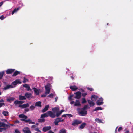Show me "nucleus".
Segmentation results:
<instances>
[{
	"instance_id": "33",
	"label": "nucleus",
	"mask_w": 133,
	"mask_h": 133,
	"mask_svg": "<svg viewBox=\"0 0 133 133\" xmlns=\"http://www.w3.org/2000/svg\"><path fill=\"white\" fill-rule=\"evenodd\" d=\"M2 113L5 116H7L9 115L8 112L6 111H4L2 112Z\"/></svg>"
},
{
	"instance_id": "62",
	"label": "nucleus",
	"mask_w": 133,
	"mask_h": 133,
	"mask_svg": "<svg viewBox=\"0 0 133 133\" xmlns=\"http://www.w3.org/2000/svg\"><path fill=\"white\" fill-rule=\"evenodd\" d=\"M4 101L3 99H1V100H0V102L4 103Z\"/></svg>"
},
{
	"instance_id": "51",
	"label": "nucleus",
	"mask_w": 133,
	"mask_h": 133,
	"mask_svg": "<svg viewBox=\"0 0 133 133\" xmlns=\"http://www.w3.org/2000/svg\"><path fill=\"white\" fill-rule=\"evenodd\" d=\"M87 93H83L82 94V95L83 97H85L87 95Z\"/></svg>"
},
{
	"instance_id": "6",
	"label": "nucleus",
	"mask_w": 133,
	"mask_h": 133,
	"mask_svg": "<svg viewBox=\"0 0 133 133\" xmlns=\"http://www.w3.org/2000/svg\"><path fill=\"white\" fill-rule=\"evenodd\" d=\"M47 113L48 114V116H49L52 118H54L56 116V115H55V114L53 112H52L51 111H48L47 112Z\"/></svg>"
},
{
	"instance_id": "32",
	"label": "nucleus",
	"mask_w": 133,
	"mask_h": 133,
	"mask_svg": "<svg viewBox=\"0 0 133 133\" xmlns=\"http://www.w3.org/2000/svg\"><path fill=\"white\" fill-rule=\"evenodd\" d=\"M102 108L100 107H96L95 108V109L93 110V111H96L97 110H102Z\"/></svg>"
},
{
	"instance_id": "36",
	"label": "nucleus",
	"mask_w": 133,
	"mask_h": 133,
	"mask_svg": "<svg viewBox=\"0 0 133 133\" xmlns=\"http://www.w3.org/2000/svg\"><path fill=\"white\" fill-rule=\"evenodd\" d=\"M4 72V71L0 72V80L3 77Z\"/></svg>"
},
{
	"instance_id": "37",
	"label": "nucleus",
	"mask_w": 133,
	"mask_h": 133,
	"mask_svg": "<svg viewBox=\"0 0 133 133\" xmlns=\"http://www.w3.org/2000/svg\"><path fill=\"white\" fill-rule=\"evenodd\" d=\"M74 95L73 94L70 95L68 97V99L71 101L72 100H73V99H72V98L73 97Z\"/></svg>"
},
{
	"instance_id": "54",
	"label": "nucleus",
	"mask_w": 133,
	"mask_h": 133,
	"mask_svg": "<svg viewBox=\"0 0 133 133\" xmlns=\"http://www.w3.org/2000/svg\"><path fill=\"white\" fill-rule=\"evenodd\" d=\"M67 116H68L69 117H72L73 116L72 115L69 114H67Z\"/></svg>"
},
{
	"instance_id": "8",
	"label": "nucleus",
	"mask_w": 133,
	"mask_h": 133,
	"mask_svg": "<svg viewBox=\"0 0 133 133\" xmlns=\"http://www.w3.org/2000/svg\"><path fill=\"white\" fill-rule=\"evenodd\" d=\"M74 94L76 95L74 97L75 98L79 99L81 97V93L80 91H78L74 93Z\"/></svg>"
},
{
	"instance_id": "25",
	"label": "nucleus",
	"mask_w": 133,
	"mask_h": 133,
	"mask_svg": "<svg viewBox=\"0 0 133 133\" xmlns=\"http://www.w3.org/2000/svg\"><path fill=\"white\" fill-rule=\"evenodd\" d=\"M20 73V72L16 70L14 73L12 75V76L13 77L15 76L18 75Z\"/></svg>"
},
{
	"instance_id": "10",
	"label": "nucleus",
	"mask_w": 133,
	"mask_h": 133,
	"mask_svg": "<svg viewBox=\"0 0 133 133\" xmlns=\"http://www.w3.org/2000/svg\"><path fill=\"white\" fill-rule=\"evenodd\" d=\"M15 70L14 69H8L6 71V74H12L14 72Z\"/></svg>"
},
{
	"instance_id": "16",
	"label": "nucleus",
	"mask_w": 133,
	"mask_h": 133,
	"mask_svg": "<svg viewBox=\"0 0 133 133\" xmlns=\"http://www.w3.org/2000/svg\"><path fill=\"white\" fill-rule=\"evenodd\" d=\"M88 102L90 107L94 106L95 104V103L90 100H88Z\"/></svg>"
},
{
	"instance_id": "50",
	"label": "nucleus",
	"mask_w": 133,
	"mask_h": 133,
	"mask_svg": "<svg viewBox=\"0 0 133 133\" xmlns=\"http://www.w3.org/2000/svg\"><path fill=\"white\" fill-rule=\"evenodd\" d=\"M5 105V104L4 103H0V108L2 106Z\"/></svg>"
},
{
	"instance_id": "24",
	"label": "nucleus",
	"mask_w": 133,
	"mask_h": 133,
	"mask_svg": "<svg viewBox=\"0 0 133 133\" xmlns=\"http://www.w3.org/2000/svg\"><path fill=\"white\" fill-rule=\"evenodd\" d=\"M33 89L34 90L35 93L37 95H38L39 94V92L38 89L34 87L33 88Z\"/></svg>"
},
{
	"instance_id": "58",
	"label": "nucleus",
	"mask_w": 133,
	"mask_h": 133,
	"mask_svg": "<svg viewBox=\"0 0 133 133\" xmlns=\"http://www.w3.org/2000/svg\"><path fill=\"white\" fill-rule=\"evenodd\" d=\"M31 90V89H30V86H29L28 85V87L27 88V90L28 91H29V90Z\"/></svg>"
},
{
	"instance_id": "53",
	"label": "nucleus",
	"mask_w": 133,
	"mask_h": 133,
	"mask_svg": "<svg viewBox=\"0 0 133 133\" xmlns=\"http://www.w3.org/2000/svg\"><path fill=\"white\" fill-rule=\"evenodd\" d=\"M123 128L121 127H120L118 129V131L119 132H120L121 130H122Z\"/></svg>"
},
{
	"instance_id": "1",
	"label": "nucleus",
	"mask_w": 133,
	"mask_h": 133,
	"mask_svg": "<svg viewBox=\"0 0 133 133\" xmlns=\"http://www.w3.org/2000/svg\"><path fill=\"white\" fill-rule=\"evenodd\" d=\"M10 126L9 125L6 124L3 122L0 121V132L5 131L7 128H9Z\"/></svg>"
},
{
	"instance_id": "44",
	"label": "nucleus",
	"mask_w": 133,
	"mask_h": 133,
	"mask_svg": "<svg viewBox=\"0 0 133 133\" xmlns=\"http://www.w3.org/2000/svg\"><path fill=\"white\" fill-rule=\"evenodd\" d=\"M34 130L35 131H37L38 132H39L40 133H41V130L39 129L38 128H37L34 129Z\"/></svg>"
},
{
	"instance_id": "61",
	"label": "nucleus",
	"mask_w": 133,
	"mask_h": 133,
	"mask_svg": "<svg viewBox=\"0 0 133 133\" xmlns=\"http://www.w3.org/2000/svg\"><path fill=\"white\" fill-rule=\"evenodd\" d=\"M41 96L42 97H45L46 96V95L44 94L42 95Z\"/></svg>"
},
{
	"instance_id": "12",
	"label": "nucleus",
	"mask_w": 133,
	"mask_h": 133,
	"mask_svg": "<svg viewBox=\"0 0 133 133\" xmlns=\"http://www.w3.org/2000/svg\"><path fill=\"white\" fill-rule=\"evenodd\" d=\"M98 98V97L95 95H92L91 97V100L93 101H96Z\"/></svg>"
},
{
	"instance_id": "7",
	"label": "nucleus",
	"mask_w": 133,
	"mask_h": 133,
	"mask_svg": "<svg viewBox=\"0 0 133 133\" xmlns=\"http://www.w3.org/2000/svg\"><path fill=\"white\" fill-rule=\"evenodd\" d=\"M23 131L24 133H31L29 128L28 127H25Z\"/></svg>"
},
{
	"instance_id": "23",
	"label": "nucleus",
	"mask_w": 133,
	"mask_h": 133,
	"mask_svg": "<svg viewBox=\"0 0 133 133\" xmlns=\"http://www.w3.org/2000/svg\"><path fill=\"white\" fill-rule=\"evenodd\" d=\"M49 106L48 105H46L44 108L42 110V112H44L47 111L48 109Z\"/></svg>"
},
{
	"instance_id": "46",
	"label": "nucleus",
	"mask_w": 133,
	"mask_h": 133,
	"mask_svg": "<svg viewBox=\"0 0 133 133\" xmlns=\"http://www.w3.org/2000/svg\"><path fill=\"white\" fill-rule=\"evenodd\" d=\"M87 89L91 91H92L94 90V89L88 87L87 88Z\"/></svg>"
},
{
	"instance_id": "29",
	"label": "nucleus",
	"mask_w": 133,
	"mask_h": 133,
	"mask_svg": "<svg viewBox=\"0 0 133 133\" xmlns=\"http://www.w3.org/2000/svg\"><path fill=\"white\" fill-rule=\"evenodd\" d=\"M86 125V123H83L79 127L80 128L83 129L85 127Z\"/></svg>"
},
{
	"instance_id": "47",
	"label": "nucleus",
	"mask_w": 133,
	"mask_h": 133,
	"mask_svg": "<svg viewBox=\"0 0 133 133\" xmlns=\"http://www.w3.org/2000/svg\"><path fill=\"white\" fill-rule=\"evenodd\" d=\"M17 84H21V82L20 81L19 79H17L16 80Z\"/></svg>"
},
{
	"instance_id": "41",
	"label": "nucleus",
	"mask_w": 133,
	"mask_h": 133,
	"mask_svg": "<svg viewBox=\"0 0 133 133\" xmlns=\"http://www.w3.org/2000/svg\"><path fill=\"white\" fill-rule=\"evenodd\" d=\"M28 81V79H27L25 77H24V79L23 81V83H24L27 82Z\"/></svg>"
},
{
	"instance_id": "9",
	"label": "nucleus",
	"mask_w": 133,
	"mask_h": 133,
	"mask_svg": "<svg viewBox=\"0 0 133 133\" xmlns=\"http://www.w3.org/2000/svg\"><path fill=\"white\" fill-rule=\"evenodd\" d=\"M19 116L20 118H22V119H21V120L23 121V119L26 120L27 118V116L23 114H21L19 115Z\"/></svg>"
},
{
	"instance_id": "35",
	"label": "nucleus",
	"mask_w": 133,
	"mask_h": 133,
	"mask_svg": "<svg viewBox=\"0 0 133 133\" xmlns=\"http://www.w3.org/2000/svg\"><path fill=\"white\" fill-rule=\"evenodd\" d=\"M45 121V119L43 118L41 119H38V122H39L42 123L44 122Z\"/></svg>"
},
{
	"instance_id": "17",
	"label": "nucleus",
	"mask_w": 133,
	"mask_h": 133,
	"mask_svg": "<svg viewBox=\"0 0 133 133\" xmlns=\"http://www.w3.org/2000/svg\"><path fill=\"white\" fill-rule=\"evenodd\" d=\"M14 87L11 85H7L3 89L4 90H6L9 89L10 88H12Z\"/></svg>"
},
{
	"instance_id": "13",
	"label": "nucleus",
	"mask_w": 133,
	"mask_h": 133,
	"mask_svg": "<svg viewBox=\"0 0 133 133\" xmlns=\"http://www.w3.org/2000/svg\"><path fill=\"white\" fill-rule=\"evenodd\" d=\"M79 114L80 116H85L87 114V111H81L79 112Z\"/></svg>"
},
{
	"instance_id": "28",
	"label": "nucleus",
	"mask_w": 133,
	"mask_h": 133,
	"mask_svg": "<svg viewBox=\"0 0 133 133\" xmlns=\"http://www.w3.org/2000/svg\"><path fill=\"white\" fill-rule=\"evenodd\" d=\"M19 99L20 100H25L26 98L25 96H22L21 95H20L19 96Z\"/></svg>"
},
{
	"instance_id": "42",
	"label": "nucleus",
	"mask_w": 133,
	"mask_h": 133,
	"mask_svg": "<svg viewBox=\"0 0 133 133\" xmlns=\"http://www.w3.org/2000/svg\"><path fill=\"white\" fill-rule=\"evenodd\" d=\"M61 114L60 112H59V111H58L56 113V115H55L57 117H58Z\"/></svg>"
},
{
	"instance_id": "49",
	"label": "nucleus",
	"mask_w": 133,
	"mask_h": 133,
	"mask_svg": "<svg viewBox=\"0 0 133 133\" xmlns=\"http://www.w3.org/2000/svg\"><path fill=\"white\" fill-rule=\"evenodd\" d=\"M15 133H20V132L18 129H16L15 130Z\"/></svg>"
},
{
	"instance_id": "4",
	"label": "nucleus",
	"mask_w": 133,
	"mask_h": 133,
	"mask_svg": "<svg viewBox=\"0 0 133 133\" xmlns=\"http://www.w3.org/2000/svg\"><path fill=\"white\" fill-rule=\"evenodd\" d=\"M103 99L102 97L100 98H99V99L97 100L96 103L97 105H102L103 104Z\"/></svg>"
},
{
	"instance_id": "11",
	"label": "nucleus",
	"mask_w": 133,
	"mask_h": 133,
	"mask_svg": "<svg viewBox=\"0 0 133 133\" xmlns=\"http://www.w3.org/2000/svg\"><path fill=\"white\" fill-rule=\"evenodd\" d=\"M52 110L54 113L55 114L59 111V108L57 107H55L53 108L52 109Z\"/></svg>"
},
{
	"instance_id": "20",
	"label": "nucleus",
	"mask_w": 133,
	"mask_h": 133,
	"mask_svg": "<svg viewBox=\"0 0 133 133\" xmlns=\"http://www.w3.org/2000/svg\"><path fill=\"white\" fill-rule=\"evenodd\" d=\"M23 121L25 122L26 123H28L29 124H35V123L34 122L32 121L30 119H28V120L23 119Z\"/></svg>"
},
{
	"instance_id": "19",
	"label": "nucleus",
	"mask_w": 133,
	"mask_h": 133,
	"mask_svg": "<svg viewBox=\"0 0 133 133\" xmlns=\"http://www.w3.org/2000/svg\"><path fill=\"white\" fill-rule=\"evenodd\" d=\"M24 102L22 101H19L17 100H15L14 102V104H21L23 103Z\"/></svg>"
},
{
	"instance_id": "52",
	"label": "nucleus",
	"mask_w": 133,
	"mask_h": 133,
	"mask_svg": "<svg viewBox=\"0 0 133 133\" xmlns=\"http://www.w3.org/2000/svg\"><path fill=\"white\" fill-rule=\"evenodd\" d=\"M4 19V16L2 15L1 16H0V19L1 20H3Z\"/></svg>"
},
{
	"instance_id": "57",
	"label": "nucleus",
	"mask_w": 133,
	"mask_h": 133,
	"mask_svg": "<svg viewBox=\"0 0 133 133\" xmlns=\"http://www.w3.org/2000/svg\"><path fill=\"white\" fill-rule=\"evenodd\" d=\"M29 111V109H28V108H25V111L26 112H28V111Z\"/></svg>"
},
{
	"instance_id": "14",
	"label": "nucleus",
	"mask_w": 133,
	"mask_h": 133,
	"mask_svg": "<svg viewBox=\"0 0 133 133\" xmlns=\"http://www.w3.org/2000/svg\"><path fill=\"white\" fill-rule=\"evenodd\" d=\"M25 97H26L28 99H29L30 98L32 97V95L30 93H26L25 94Z\"/></svg>"
},
{
	"instance_id": "15",
	"label": "nucleus",
	"mask_w": 133,
	"mask_h": 133,
	"mask_svg": "<svg viewBox=\"0 0 133 133\" xmlns=\"http://www.w3.org/2000/svg\"><path fill=\"white\" fill-rule=\"evenodd\" d=\"M70 88L72 90V91H75L78 89L76 86L75 85L71 86L70 87Z\"/></svg>"
},
{
	"instance_id": "48",
	"label": "nucleus",
	"mask_w": 133,
	"mask_h": 133,
	"mask_svg": "<svg viewBox=\"0 0 133 133\" xmlns=\"http://www.w3.org/2000/svg\"><path fill=\"white\" fill-rule=\"evenodd\" d=\"M17 82L16 81V80H15V81L13 82H12V84L15 85H17Z\"/></svg>"
},
{
	"instance_id": "3",
	"label": "nucleus",
	"mask_w": 133,
	"mask_h": 133,
	"mask_svg": "<svg viewBox=\"0 0 133 133\" xmlns=\"http://www.w3.org/2000/svg\"><path fill=\"white\" fill-rule=\"evenodd\" d=\"M82 122V121L81 120L75 119L73 121V122L72 124V125L74 126H75L76 125L81 124Z\"/></svg>"
},
{
	"instance_id": "2",
	"label": "nucleus",
	"mask_w": 133,
	"mask_h": 133,
	"mask_svg": "<svg viewBox=\"0 0 133 133\" xmlns=\"http://www.w3.org/2000/svg\"><path fill=\"white\" fill-rule=\"evenodd\" d=\"M51 84L49 83L45 86V93L46 95L50 93L51 89Z\"/></svg>"
},
{
	"instance_id": "43",
	"label": "nucleus",
	"mask_w": 133,
	"mask_h": 133,
	"mask_svg": "<svg viewBox=\"0 0 133 133\" xmlns=\"http://www.w3.org/2000/svg\"><path fill=\"white\" fill-rule=\"evenodd\" d=\"M54 95L52 93L50 94L49 95L47 96L48 97L52 98H53Z\"/></svg>"
},
{
	"instance_id": "5",
	"label": "nucleus",
	"mask_w": 133,
	"mask_h": 133,
	"mask_svg": "<svg viewBox=\"0 0 133 133\" xmlns=\"http://www.w3.org/2000/svg\"><path fill=\"white\" fill-rule=\"evenodd\" d=\"M51 128L50 126H45L42 129V131L43 132H46L48 130H49Z\"/></svg>"
},
{
	"instance_id": "26",
	"label": "nucleus",
	"mask_w": 133,
	"mask_h": 133,
	"mask_svg": "<svg viewBox=\"0 0 133 133\" xmlns=\"http://www.w3.org/2000/svg\"><path fill=\"white\" fill-rule=\"evenodd\" d=\"M48 116V114L47 113H45L44 114H42L41 116V118H45L47 117Z\"/></svg>"
},
{
	"instance_id": "27",
	"label": "nucleus",
	"mask_w": 133,
	"mask_h": 133,
	"mask_svg": "<svg viewBox=\"0 0 133 133\" xmlns=\"http://www.w3.org/2000/svg\"><path fill=\"white\" fill-rule=\"evenodd\" d=\"M41 102L40 101H38L36 102L35 104V106H36L39 107H41L42 105L41 104Z\"/></svg>"
},
{
	"instance_id": "56",
	"label": "nucleus",
	"mask_w": 133,
	"mask_h": 133,
	"mask_svg": "<svg viewBox=\"0 0 133 133\" xmlns=\"http://www.w3.org/2000/svg\"><path fill=\"white\" fill-rule=\"evenodd\" d=\"M28 85L27 84H25L23 85L24 87L27 88Z\"/></svg>"
},
{
	"instance_id": "55",
	"label": "nucleus",
	"mask_w": 133,
	"mask_h": 133,
	"mask_svg": "<svg viewBox=\"0 0 133 133\" xmlns=\"http://www.w3.org/2000/svg\"><path fill=\"white\" fill-rule=\"evenodd\" d=\"M19 123V121L18 120H17L14 121V123Z\"/></svg>"
},
{
	"instance_id": "59",
	"label": "nucleus",
	"mask_w": 133,
	"mask_h": 133,
	"mask_svg": "<svg viewBox=\"0 0 133 133\" xmlns=\"http://www.w3.org/2000/svg\"><path fill=\"white\" fill-rule=\"evenodd\" d=\"M48 133H55L54 132H53L52 130H49L48 132Z\"/></svg>"
},
{
	"instance_id": "64",
	"label": "nucleus",
	"mask_w": 133,
	"mask_h": 133,
	"mask_svg": "<svg viewBox=\"0 0 133 133\" xmlns=\"http://www.w3.org/2000/svg\"><path fill=\"white\" fill-rule=\"evenodd\" d=\"M64 111V110H61L60 111H59V112H60V114H61L62 112H63Z\"/></svg>"
},
{
	"instance_id": "60",
	"label": "nucleus",
	"mask_w": 133,
	"mask_h": 133,
	"mask_svg": "<svg viewBox=\"0 0 133 133\" xmlns=\"http://www.w3.org/2000/svg\"><path fill=\"white\" fill-rule=\"evenodd\" d=\"M67 115V114H64L62 115V117H65Z\"/></svg>"
},
{
	"instance_id": "18",
	"label": "nucleus",
	"mask_w": 133,
	"mask_h": 133,
	"mask_svg": "<svg viewBox=\"0 0 133 133\" xmlns=\"http://www.w3.org/2000/svg\"><path fill=\"white\" fill-rule=\"evenodd\" d=\"M59 119L60 118H58L55 120L54 123L55 124V125H58V123L60 122Z\"/></svg>"
},
{
	"instance_id": "34",
	"label": "nucleus",
	"mask_w": 133,
	"mask_h": 133,
	"mask_svg": "<svg viewBox=\"0 0 133 133\" xmlns=\"http://www.w3.org/2000/svg\"><path fill=\"white\" fill-rule=\"evenodd\" d=\"M19 9V8H15L12 11V15L14 13L17 12Z\"/></svg>"
},
{
	"instance_id": "40",
	"label": "nucleus",
	"mask_w": 133,
	"mask_h": 133,
	"mask_svg": "<svg viewBox=\"0 0 133 133\" xmlns=\"http://www.w3.org/2000/svg\"><path fill=\"white\" fill-rule=\"evenodd\" d=\"M35 108V107L33 105H31L30 107V109L31 110H34Z\"/></svg>"
},
{
	"instance_id": "38",
	"label": "nucleus",
	"mask_w": 133,
	"mask_h": 133,
	"mask_svg": "<svg viewBox=\"0 0 133 133\" xmlns=\"http://www.w3.org/2000/svg\"><path fill=\"white\" fill-rule=\"evenodd\" d=\"M88 105H84L83 107L82 108V109L84 111L87 108H88Z\"/></svg>"
},
{
	"instance_id": "39",
	"label": "nucleus",
	"mask_w": 133,
	"mask_h": 133,
	"mask_svg": "<svg viewBox=\"0 0 133 133\" xmlns=\"http://www.w3.org/2000/svg\"><path fill=\"white\" fill-rule=\"evenodd\" d=\"M87 102L85 98H83L82 99V104H84L86 103Z\"/></svg>"
},
{
	"instance_id": "21",
	"label": "nucleus",
	"mask_w": 133,
	"mask_h": 133,
	"mask_svg": "<svg viewBox=\"0 0 133 133\" xmlns=\"http://www.w3.org/2000/svg\"><path fill=\"white\" fill-rule=\"evenodd\" d=\"M29 105L28 103L23 104V105H20L19 106V107L22 108H25L26 107H29Z\"/></svg>"
},
{
	"instance_id": "63",
	"label": "nucleus",
	"mask_w": 133,
	"mask_h": 133,
	"mask_svg": "<svg viewBox=\"0 0 133 133\" xmlns=\"http://www.w3.org/2000/svg\"><path fill=\"white\" fill-rule=\"evenodd\" d=\"M36 126L35 125H33L31 127V128H35L36 127Z\"/></svg>"
},
{
	"instance_id": "22",
	"label": "nucleus",
	"mask_w": 133,
	"mask_h": 133,
	"mask_svg": "<svg viewBox=\"0 0 133 133\" xmlns=\"http://www.w3.org/2000/svg\"><path fill=\"white\" fill-rule=\"evenodd\" d=\"M74 106H80L81 105V104H80V102L79 100H76V102L75 103Z\"/></svg>"
},
{
	"instance_id": "30",
	"label": "nucleus",
	"mask_w": 133,
	"mask_h": 133,
	"mask_svg": "<svg viewBox=\"0 0 133 133\" xmlns=\"http://www.w3.org/2000/svg\"><path fill=\"white\" fill-rule=\"evenodd\" d=\"M15 99V98H14L12 97H10L9 98H8L7 99V101L8 102H9L11 103V101H13Z\"/></svg>"
},
{
	"instance_id": "45",
	"label": "nucleus",
	"mask_w": 133,
	"mask_h": 133,
	"mask_svg": "<svg viewBox=\"0 0 133 133\" xmlns=\"http://www.w3.org/2000/svg\"><path fill=\"white\" fill-rule=\"evenodd\" d=\"M95 121L96 122H98L99 123H100L101 122V120L98 118L95 119Z\"/></svg>"
},
{
	"instance_id": "31",
	"label": "nucleus",
	"mask_w": 133,
	"mask_h": 133,
	"mask_svg": "<svg viewBox=\"0 0 133 133\" xmlns=\"http://www.w3.org/2000/svg\"><path fill=\"white\" fill-rule=\"evenodd\" d=\"M66 129H62L59 131V133H66Z\"/></svg>"
}]
</instances>
